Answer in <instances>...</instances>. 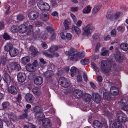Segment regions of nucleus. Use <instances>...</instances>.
I'll use <instances>...</instances> for the list:
<instances>
[{
	"mask_svg": "<svg viewBox=\"0 0 128 128\" xmlns=\"http://www.w3.org/2000/svg\"><path fill=\"white\" fill-rule=\"evenodd\" d=\"M27 24L25 23L19 26L18 28V32L21 34H24L27 32L26 34L30 35L33 32V28L32 25H29L28 28Z\"/></svg>",
	"mask_w": 128,
	"mask_h": 128,
	"instance_id": "obj_1",
	"label": "nucleus"
},
{
	"mask_svg": "<svg viewBox=\"0 0 128 128\" xmlns=\"http://www.w3.org/2000/svg\"><path fill=\"white\" fill-rule=\"evenodd\" d=\"M94 29L95 27L93 25L91 24H89L84 28L82 34L89 36Z\"/></svg>",
	"mask_w": 128,
	"mask_h": 128,
	"instance_id": "obj_2",
	"label": "nucleus"
},
{
	"mask_svg": "<svg viewBox=\"0 0 128 128\" xmlns=\"http://www.w3.org/2000/svg\"><path fill=\"white\" fill-rule=\"evenodd\" d=\"M94 29L95 27L93 25L91 24H89L84 28L82 34L89 36Z\"/></svg>",
	"mask_w": 128,
	"mask_h": 128,
	"instance_id": "obj_3",
	"label": "nucleus"
},
{
	"mask_svg": "<svg viewBox=\"0 0 128 128\" xmlns=\"http://www.w3.org/2000/svg\"><path fill=\"white\" fill-rule=\"evenodd\" d=\"M94 29L95 27L93 25L91 24H89L84 28L82 34L89 36Z\"/></svg>",
	"mask_w": 128,
	"mask_h": 128,
	"instance_id": "obj_4",
	"label": "nucleus"
},
{
	"mask_svg": "<svg viewBox=\"0 0 128 128\" xmlns=\"http://www.w3.org/2000/svg\"><path fill=\"white\" fill-rule=\"evenodd\" d=\"M94 29L95 27L93 25L91 24H89L84 28L82 34L89 36Z\"/></svg>",
	"mask_w": 128,
	"mask_h": 128,
	"instance_id": "obj_5",
	"label": "nucleus"
},
{
	"mask_svg": "<svg viewBox=\"0 0 128 128\" xmlns=\"http://www.w3.org/2000/svg\"><path fill=\"white\" fill-rule=\"evenodd\" d=\"M100 68L102 70L106 73L109 72L111 69L110 63L107 60L102 61Z\"/></svg>",
	"mask_w": 128,
	"mask_h": 128,
	"instance_id": "obj_6",
	"label": "nucleus"
},
{
	"mask_svg": "<svg viewBox=\"0 0 128 128\" xmlns=\"http://www.w3.org/2000/svg\"><path fill=\"white\" fill-rule=\"evenodd\" d=\"M116 119L120 120L123 123H125L127 120V118L126 115L121 111L116 112Z\"/></svg>",
	"mask_w": 128,
	"mask_h": 128,
	"instance_id": "obj_7",
	"label": "nucleus"
},
{
	"mask_svg": "<svg viewBox=\"0 0 128 128\" xmlns=\"http://www.w3.org/2000/svg\"><path fill=\"white\" fill-rule=\"evenodd\" d=\"M39 8L42 10L44 11H48L50 9V6L48 3L44 2H39L37 4Z\"/></svg>",
	"mask_w": 128,
	"mask_h": 128,
	"instance_id": "obj_8",
	"label": "nucleus"
},
{
	"mask_svg": "<svg viewBox=\"0 0 128 128\" xmlns=\"http://www.w3.org/2000/svg\"><path fill=\"white\" fill-rule=\"evenodd\" d=\"M58 82L64 88L68 87L70 85L69 82L64 77H60L59 79Z\"/></svg>",
	"mask_w": 128,
	"mask_h": 128,
	"instance_id": "obj_9",
	"label": "nucleus"
},
{
	"mask_svg": "<svg viewBox=\"0 0 128 128\" xmlns=\"http://www.w3.org/2000/svg\"><path fill=\"white\" fill-rule=\"evenodd\" d=\"M39 14L38 12L36 11H32L30 12L28 14L29 19L33 20L36 19L38 17Z\"/></svg>",
	"mask_w": 128,
	"mask_h": 128,
	"instance_id": "obj_10",
	"label": "nucleus"
},
{
	"mask_svg": "<svg viewBox=\"0 0 128 128\" xmlns=\"http://www.w3.org/2000/svg\"><path fill=\"white\" fill-rule=\"evenodd\" d=\"M26 74L23 72H20L17 75L18 80L19 82H24L26 80Z\"/></svg>",
	"mask_w": 128,
	"mask_h": 128,
	"instance_id": "obj_11",
	"label": "nucleus"
},
{
	"mask_svg": "<svg viewBox=\"0 0 128 128\" xmlns=\"http://www.w3.org/2000/svg\"><path fill=\"white\" fill-rule=\"evenodd\" d=\"M8 92L13 95L17 94L18 90L16 87L14 85L8 87Z\"/></svg>",
	"mask_w": 128,
	"mask_h": 128,
	"instance_id": "obj_12",
	"label": "nucleus"
},
{
	"mask_svg": "<svg viewBox=\"0 0 128 128\" xmlns=\"http://www.w3.org/2000/svg\"><path fill=\"white\" fill-rule=\"evenodd\" d=\"M2 78L8 86V84H10L11 81V78L9 74L6 72H4L2 75Z\"/></svg>",
	"mask_w": 128,
	"mask_h": 128,
	"instance_id": "obj_13",
	"label": "nucleus"
},
{
	"mask_svg": "<svg viewBox=\"0 0 128 128\" xmlns=\"http://www.w3.org/2000/svg\"><path fill=\"white\" fill-rule=\"evenodd\" d=\"M84 56V55L82 52L77 54L75 56V57H71L70 58V60L76 61L80 58H83Z\"/></svg>",
	"mask_w": 128,
	"mask_h": 128,
	"instance_id": "obj_14",
	"label": "nucleus"
},
{
	"mask_svg": "<svg viewBox=\"0 0 128 128\" xmlns=\"http://www.w3.org/2000/svg\"><path fill=\"white\" fill-rule=\"evenodd\" d=\"M76 50L74 48H71L70 49L69 51L66 52L65 53L68 56H71V57H75V56L77 52Z\"/></svg>",
	"mask_w": 128,
	"mask_h": 128,
	"instance_id": "obj_15",
	"label": "nucleus"
},
{
	"mask_svg": "<svg viewBox=\"0 0 128 128\" xmlns=\"http://www.w3.org/2000/svg\"><path fill=\"white\" fill-rule=\"evenodd\" d=\"M25 98L26 101L29 103H31L33 102L34 96L32 94H30L28 93L26 94Z\"/></svg>",
	"mask_w": 128,
	"mask_h": 128,
	"instance_id": "obj_16",
	"label": "nucleus"
},
{
	"mask_svg": "<svg viewBox=\"0 0 128 128\" xmlns=\"http://www.w3.org/2000/svg\"><path fill=\"white\" fill-rule=\"evenodd\" d=\"M51 121L48 118H45L42 120V124L45 128H49L51 126Z\"/></svg>",
	"mask_w": 128,
	"mask_h": 128,
	"instance_id": "obj_17",
	"label": "nucleus"
},
{
	"mask_svg": "<svg viewBox=\"0 0 128 128\" xmlns=\"http://www.w3.org/2000/svg\"><path fill=\"white\" fill-rule=\"evenodd\" d=\"M73 95L74 96L77 98H79L82 96V92L79 90H76L73 92Z\"/></svg>",
	"mask_w": 128,
	"mask_h": 128,
	"instance_id": "obj_18",
	"label": "nucleus"
},
{
	"mask_svg": "<svg viewBox=\"0 0 128 128\" xmlns=\"http://www.w3.org/2000/svg\"><path fill=\"white\" fill-rule=\"evenodd\" d=\"M93 100L97 103H99L101 100V98L100 95L97 93H94L92 95Z\"/></svg>",
	"mask_w": 128,
	"mask_h": 128,
	"instance_id": "obj_19",
	"label": "nucleus"
},
{
	"mask_svg": "<svg viewBox=\"0 0 128 128\" xmlns=\"http://www.w3.org/2000/svg\"><path fill=\"white\" fill-rule=\"evenodd\" d=\"M43 81L42 78L41 76H39L37 77L34 79V83L36 85L39 86L42 84Z\"/></svg>",
	"mask_w": 128,
	"mask_h": 128,
	"instance_id": "obj_20",
	"label": "nucleus"
},
{
	"mask_svg": "<svg viewBox=\"0 0 128 128\" xmlns=\"http://www.w3.org/2000/svg\"><path fill=\"white\" fill-rule=\"evenodd\" d=\"M19 52L17 49L12 48L9 51V54L11 57H14L17 56Z\"/></svg>",
	"mask_w": 128,
	"mask_h": 128,
	"instance_id": "obj_21",
	"label": "nucleus"
},
{
	"mask_svg": "<svg viewBox=\"0 0 128 128\" xmlns=\"http://www.w3.org/2000/svg\"><path fill=\"white\" fill-rule=\"evenodd\" d=\"M110 92L113 96H116L118 93V90L115 86H112L110 88Z\"/></svg>",
	"mask_w": 128,
	"mask_h": 128,
	"instance_id": "obj_22",
	"label": "nucleus"
},
{
	"mask_svg": "<svg viewBox=\"0 0 128 128\" xmlns=\"http://www.w3.org/2000/svg\"><path fill=\"white\" fill-rule=\"evenodd\" d=\"M42 54L47 57L50 58H53L54 56L56 57H58L59 56V54L57 52H55L53 53V54H48L47 52L44 51L42 52Z\"/></svg>",
	"mask_w": 128,
	"mask_h": 128,
	"instance_id": "obj_23",
	"label": "nucleus"
},
{
	"mask_svg": "<svg viewBox=\"0 0 128 128\" xmlns=\"http://www.w3.org/2000/svg\"><path fill=\"white\" fill-rule=\"evenodd\" d=\"M8 117L10 120V121H11L14 122L16 120V114L12 112H10L8 114Z\"/></svg>",
	"mask_w": 128,
	"mask_h": 128,
	"instance_id": "obj_24",
	"label": "nucleus"
},
{
	"mask_svg": "<svg viewBox=\"0 0 128 128\" xmlns=\"http://www.w3.org/2000/svg\"><path fill=\"white\" fill-rule=\"evenodd\" d=\"M113 125L116 128H121L122 126V124L120 120L118 119H115Z\"/></svg>",
	"mask_w": 128,
	"mask_h": 128,
	"instance_id": "obj_25",
	"label": "nucleus"
},
{
	"mask_svg": "<svg viewBox=\"0 0 128 128\" xmlns=\"http://www.w3.org/2000/svg\"><path fill=\"white\" fill-rule=\"evenodd\" d=\"M24 112L19 117L20 119H24L28 117V113L30 112V110L28 109H25L24 110Z\"/></svg>",
	"mask_w": 128,
	"mask_h": 128,
	"instance_id": "obj_26",
	"label": "nucleus"
},
{
	"mask_svg": "<svg viewBox=\"0 0 128 128\" xmlns=\"http://www.w3.org/2000/svg\"><path fill=\"white\" fill-rule=\"evenodd\" d=\"M3 109L4 110H6L8 109L10 107V103L8 102H5L2 104Z\"/></svg>",
	"mask_w": 128,
	"mask_h": 128,
	"instance_id": "obj_27",
	"label": "nucleus"
},
{
	"mask_svg": "<svg viewBox=\"0 0 128 128\" xmlns=\"http://www.w3.org/2000/svg\"><path fill=\"white\" fill-rule=\"evenodd\" d=\"M94 127L95 128H102V125L101 123L98 120H95L93 122Z\"/></svg>",
	"mask_w": 128,
	"mask_h": 128,
	"instance_id": "obj_28",
	"label": "nucleus"
},
{
	"mask_svg": "<svg viewBox=\"0 0 128 128\" xmlns=\"http://www.w3.org/2000/svg\"><path fill=\"white\" fill-rule=\"evenodd\" d=\"M128 102L127 98H126L124 97L122 98L120 101L119 104L121 107L127 104Z\"/></svg>",
	"mask_w": 128,
	"mask_h": 128,
	"instance_id": "obj_29",
	"label": "nucleus"
},
{
	"mask_svg": "<svg viewBox=\"0 0 128 128\" xmlns=\"http://www.w3.org/2000/svg\"><path fill=\"white\" fill-rule=\"evenodd\" d=\"M30 60V58L29 56H25L22 58L20 60L21 62L25 65Z\"/></svg>",
	"mask_w": 128,
	"mask_h": 128,
	"instance_id": "obj_30",
	"label": "nucleus"
},
{
	"mask_svg": "<svg viewBox=\"0 0 128 128\" xmlns=\"http://www.w3.org/2000/svg\"><path fill=\"white\" fill-rule=\"evenodd\" d=\"M7 62V60L5 57L3 56L0 58V66H4Z\"/></svg>",
	"mask_w": 128,
	"mask_h": 128,
	"instance_id": "obj_31",
	"label": "nucleus"
},
{
	"mask_svg": "<svg viewBox=\"0 0 128 128\" xmlns=\"http://www.w3.org/2000/svg\"><path fill=\"white\" fill-rule=\"evenodd\" d=\"M38 115H35V118L38 121L42 120L44 117V114L42 112H40V114H38Z\"/></svg>",
	"mask_w": 128,
	"mask_h": 128,
	"instance_id": "obj_32",
	"label": "nucleus"
},
{
	"mask_svg": "<svg viewBox=\"0 0 128 128\" xmlns=\"http://www.w3.org/2000/svg\"><path fill=\"white\" fill-rule=\"evenodd\" d=\"M16 62H12L9 63L8 64L7 66V67L9 71L14 70V68H15L14 66Z\"/></svg>",
	"mask_w": 128,
	"mask_h": 128,
	"instance_id": "obj_33",
	"label": "nucleus"
},
{
	"mask_svg": "<svg viewBox=\"0 0 128 128\" xmlns=\"http://www.w3.org/2000/svg\"><path fill=\"white\" fill-rule=\"evenodd\" d=\"M103 97L105 100L110 101L111 100V95L109 92H104L103 94Z\"/></svg>",
	"mask_w": 128,
	"mask_h": 128,
	"instance_id": "obj_34",
	"label": "nucleus"
},
{
	"mask_svg": "<svg viewBox=\"0 0 128 128\" xmlns=\"http://www.w3.org/2000/svg\"><path fill=\"white\" fill-rule=\"evenodd\" d=\"M34 111L35 112V115H38V114L42 112V108L41 107L39 106H36L34 109Z\"/></svg>",
	"mask_w": 128,
	"mask_h": 128,
	"instance_id": "obj_35",
	"label": "nucleus"
},
{
	"mask_svg": "<svg viewBox=\"0 0 128 128\" xmlns=\"http://www.w3.org/2000/svg\"><path fill=\"white\" fill-rule=\"evenodd\" d=\"M26 70L29 72H34L35 70V68L33 65L31 64H29L27 65L26 67Z\"/></svg>",
	"mask_w": 128,
	"mask_h": 128,
	"instance_id": "obj_36",
	"label": "nucleus"
},
{
	"mask_svg": "<svg viewBox=\"0 0 128 128\" xmlns=\"http://www.w3.org/2000/svg\"><path fill=\"white\" fill-rule=\"evenodd\" d=\"M102 6L101 4H99L95 6L93 9L92 13L95 14L100 10Z\"/></svg>",
	"mask_w": 128,
	"mask_h": 128,
	"instance_id": "obj_37",
	"label": "nucleus"
},
{
	"mask_svg": "<svg viewBox=\"0 0 128 128\" xmlns=\"http://www.w3.org/2000/svg\"><path fill=\"white\" fill-rule=\"evenodd\" d=\"M40 18L43 21H47L48 19V15L46 13H42L40 15Z\"/></svg>",
	"mask_w": 128,
	"mask_h": 128,
	"instance_id": "obj_38",
	"label": "nucleus"
},
{
	"mask_svg": "<svg viewBox=\"0 0 128 128\" xmlns=\"http://www.w3.org/2000/svg\"><path fill=\"white\" fill-rule=\"evenodd\" d=\"M12 48V45L11 43H7L6 45L4 47V50L5 51L8 52Z\"/></svg>",
	"mask_w": 128,
	"mask_h": 128,
	"instance_id": "obj_39",
	"label": "nucleus"
},
{
	"mask_svg": "<svg viewBox=\"0 0 128 128\" xmlns=\"http://www.w3.org/2000/svg\"><path fill=\"white\" fill-rule=\"evenodd\" d=\"M33 93L36 96L39 95L40 93V88L37 87L34 88L32 89Z\"/></svg>",
	"mask_w": 128,
	"mask_h": 128,
	"instance_id": "obj_40",
	"label": "nucleus"
},
{
	"mask_svg": "<svg viewBox=\"0 0 128 128\" xmlns=\"http://www.w3.org/2000/svg\"><path fill=\"white\" fill-rule=\"evenodd\" d=\"M53 72L51 70H48L44 74V76L46 78H50L53 75Z\"/></svg>",
	"mask_w": 128,
	"mask_h": 128,
	"instance_id": "obj_41",
	"label": "nucleus"
},
{
	"mask_svg": "<svg viewBox=\"0 0 128 128\" xmlns=\"http://www.w3.org/2000/svg\"><path fill=\"white\" fill-rule=\"evenodd\" d=\"M120 48L125 51H126L128 50V44L126 43L122 44L120 45Z\"/></svg>",
	"mask_w": 128,
	"mask_h": 128,
	"instance_id": "obj_42",
	"label": "nucleus"
},
{
	"mask_svg": "<svg viewBox=\"0 0 128 128\" xmlns=\"http://www.w3.org/2000/svg\"><path fill=\"white\" fill-rule=\"evenodd\" d=\"M77 70V68L74 66L72 67L70 69V75L71 76L73 77L74 76Z\"/></svg>",
	"mask_w": 128,
	"mask_h": 128,
	"instance_id": "obj_43",
	"label": "nucleus"
},
{
	"mask_svg": "<svg viewBox=\"0 0 128 128\" xmlns=\"http://www.w3.org/2000/svg\"><path fill=\"white\" fill-rule=\"evenodd\" d=\"M72 29L75 31L76 33L78 35L81 32V31L80 29L77 26H72Z\"/></svg>",
	"mask_w": 128,
	"mask_h": 128,
	"instance_id": "obj_44",
	"label": "nucleus"
},
{
	"mask_svg": "<svg viewBox=\"0 0 128 128\" xmlns=\"http://www.w3.org/2000/svg\"><path fill=\"white\" fill-rule=\"evenodd\" d=\"M91 8L89 6H88L84 8L83 11L84 13H89L91 10Z\"/></svg>",
	"mask_w": 128,
	"mask_h": 128,
	"instance_id": "obj_45",
	"label": "nucleus"
},
{
	"mask_svg": "<svg viewBox=\"0 0 128 128\" xmlns=\"http://www.w3.org/2000/svg\"><path fill=\"white\" fill-rule=\"evenodd\" d=\"M83 100L86 102H89L91 100V96L87 94L85 95Z\"/></svg>",
	"mask_w": 128,
	"mask_h": 128,
	"instance_id": "obj_46",
	"label": "nucleus"
},
{
	"mask_svg": "<svg viewBox=\"0 0 128 128\" xmlns=\"http://www.w3.org/2000/svg\"><path fill=\"white\" fill-rule=\"evenodd\" d=\"M41 34L40 31H36L34 32L33 36L35 38H39Z\"/></svg>",
	"mask_w": 128,
	"mask_h": 128,
	"instance_id": "obj_47",
	"label": "nucleus"
},
{
	"mask_svg": "<svg viewBox=\"0 0 128 128\" xmlns=\"http://www.w3.org/2000/svg\"><path fill=\"white\" fill-rule=\"evenodd\" d=\"M16 98V102L20 103L21 102L22 99L21 94L20 93L18 94L17 97Z\"/></svg>",
	"mask_w": 128,
	"mask_h": 128,
	"instance_id": "obj_48",
	"label": "nucleus"
},
{
	"mask_svg": "<svg viewBox=\"0 0 128 128\" xmlns=\"http://www.w3.org/2000/svg\"><path fill=\"white\" fill-rule=\"evenodd\" d=\"M115 58L116 60L119 62H121L122 60V58L120 53L116 55L115 56Z\"/></svg>",
	"mask_w": 128,
	"mask_h": 128,
	"instance_id": "obj_49",
	"label": "nucleus"
},
{
	"mask_svg": "<svg viewBox=\"0 0 128 128\" xmlns=\"http://www.w3.org/2000/svg\"><path fill=\"white\" fill-rule=\"evenodd\" d=\"M2 120L3 121L6 123L8 126H9L11 125V122L8 120L6 117H4Z\"/></svg>",
	"mask_w": 128,
	"mask_h": 128,
	"instance_id": "obj_50",
	"label": "nucleus"
},
{
	"mask_svg": "<svg viewBox=\"0 0 128 128\" xmlns=\"http://www.w3.org/2000/svg\"><path fill=\"white\" fill-rule=\"evenodd\" d=\"M46 29L50 33H54V29L50 26L47 27L46 28Z\"/></svg>",
	"mask_w": 128,
	"mask_h": 128,
	"instance_id": "obj_51",
	"label": "nucleus"
},
{
	"mask_svg": "<svg viewBox=\"0 0 128 128\" xmlns=\"http://www.w3.org/2000/svg\"><path fill=\"white\" fill-rule=\"evenodd\" d=\"M80 62L81 64L83 65L87 64L89 63L88 60L85 59L82 60L80 61Z\"/></svg>",
	"mask_w": 128,
	"mask_h": 128,
	"instance_id": "obj_52",
	"label": "nucleus"
},
{
	"mask_svg": "<svg viewBox=\"0 0 128 128\" xmlns=\"http://www.w3.org/2000/svg\"><path fill=\"white\" fill-rule=\"evenodd\" d=\"M17 20L18 21H21L23 20L24 19V16L21 14L18 15L17 17Z\"/></svg>",
	"mask_w": 128,
	"mask_h": 128,
	"instance_id": "obj_53",
	"label": "nucleus"
},
{
	"mask_svg": "<svg viewBox=\"0 0 128 128\" xmlns=\"http://www.w3.org/2000/svg\"><path fill=\"white\" fill-rule=\"evenodd\" d=\"M14 68H14V70H15L16 71H19L21 69V68L20 65L16 62Z\"/></svg>",
	"mask_w": 128,
	"mask_h": 128,
	"instance_id": "obj_54",
	"label": "nucleus"
},
{
	"mask_svg": "<svg viewBox=\"0 0 128 128\" xmlns=\"http://www.w3.org/2000/svg\"><path fill=\"white\" fill-rule=\"evenodd\" d=\"M17 27L16 26L14 25L11 27L10 28V31L13 33H15Z\"/></svg>",
	"mask_w": 128,
	"mask_h": 128,
	"instance_id": "obj_55",
	"label": "nucleus"
},
{
	"mask_svg": "<svg viewBox=\"0 0 128 128\" xmlns=\"http://www.w3.org/2000/svg\"><path fill=\"white\" fill-rule=\"evenodd\" d=\"M109 51L107 50H105L102 52L101 53V54L103 56H109Z\"/></svg>",
	"mask_w": 128,
	"mask_h": 128,
	"instance_id": "obj_56",
	"label": "nucleus"
},
{
	"mask_svg": "<svg viewBox=\"0 0 128 128\" xmlns=\"http://www.w3.org/2000/svg\"><path fill=\"white\" fill-rule=\"evenodd\" d=\"M111 35L112 36H116V29H114L110 32Z\"/></svg>",
	"mask_w": 128,
	"mask_h": 128,
	"instance_id": "obj_57",
	"label": "nucleus"
},
{
	"mask_svg": "<svg viewBox=\"0 0 128 128\" xmlns=\"http://www.w3.org/2000/svg\"><path fill=\"white\" fill-rule=\"evenodd\" d=\"M30 50L34 54L36 55L37 54V51L35 47L34 46L31 47L30 48Z\"/></svg>",
	"mask_w": 128,
	"mask_h": 128,
	"instance_id": "obj_58",
	"label": "nucleus"
},
{
	"mask_svg": "<svg viewBox=\"0 0 128 128\" xmlns=\"http://www.w3.org/2000/svg\"><path fill=\"white\" fill-rule=\"evenodd\" d=\"M36 74L34 73H30L28 75V78L30 80L32 79L35 77Z\"/></svg>",
	"mask_w": 128,
	"mask_h": 128,
	"instance_id": "obj_59",
	"label": "nucleus"
},
{
	"mask_svg": "<svg viewBox=\"0 0 128 128\" xmlns=\"http://www.w3.org/2000/svg\"><path fill=\"white\" fill-rule=\"evenodd\" d=\"M3 38L5 40H8L10 39L9 36L6 33H4L3 36Z\"/></svg>",
	"mask_w": 128,
	"mask_h": 128,
	"instance_id": "obj_60",
	"label": "nucleus"
},
{
	"mask_svg": "<svg viewBox=\"0 0 128 128\" xmlns=\"http://www.w3.org/2000/svg\"><path fill=\"white\" fill-rule=\"evenodd\" d=\"M50 1L52 6H55L57 5L56 2L55 0H50Z\"/></svg>",
	"mask_w": 128,
	"mask_h": 128,
	"instance_id": "obj_61",
	"label": "nucleus"
},
{
	"mask_svg": "<svg viewBox=\"0 0 128 128\" xmlns=\"http://www.w3.org/2000/svg\"><path fill=\"white\" fill-rule=\"evenodd\" d=\"M66 38L68 40H70L72 38V35L69 33H67L66 35Z\"/></svg>",
	"mask_w": 128,
	"mask_h": 128,
	"instance_id": "obj_62",
	"label": "nucleus"
},
{
	"mask_svg": "<svg viewBox=\"0 0 128 128\" xmlns=\"http://www.w3.org/2000/svg\"><path fill=\"white\" fill-rule=\"evenodd\" d=\"M70 15L74 22L76 23V16L72 13L70 14Z\"/></svg>",
	"mask_w": 128,
	"mask_h": 128,
	"instance_id": "obj_63",
	"label": "nucleus"
},
{
	"mask_svg": "<svg viewBox=\"0 0 128 128\" xmlns=\"http://www.w3.org/2000/svg\"><path fill=\"white\" fill-rule=\"evenodd\" d=\"M35 25L38 26H41L42 25V22H41L39 21H36L35 22Z\"/></svg>",
	"mask_w": 128,
	"mask_h": 128,
	"instance_id": "obj_64",
	"label": "nucleus"
}]
</instances>
